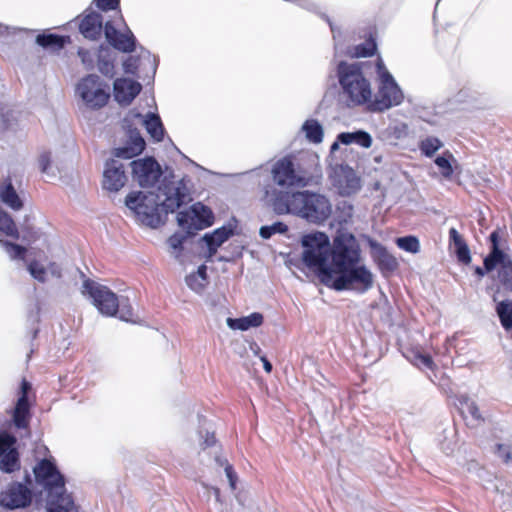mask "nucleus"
Wrapping results in <instances>:
<instances>
[{
    "instance_id": "obj_1",
    "label": "nucleus",
    "mask_w": 512,
    "mask_h": 512,
    "mask_svg": "<svg viewBox=\"0 0 512 512\" xmlns=\"http://www.w3.org/2000/svg\"><path fill=\"white\" fill-rule=\"evenodd\" d=\"M303 262L309 268L318 270L321 282L329 286L332 277L346 268L355 266L361 260V250L356 238L348 232H339L330 244L324 232L305 235Z\"/></svg>"
},
{
    "instance_id": "obj_2",
    "label": "nucleus",
    "mask_w": 512,
    "mask_h": 512,
    "mask_svg": "<svg viewBox=\"0 0 512 512\" xmlns=\"http://www.w3.org/2000/svg\"><path fill=\"white\" fill-rule=\"evenodd\" d=\"M188 201L190 197L185 187L169 181L158 186V194L131 192L125 203L142 224L157 228L165 223L169 213L175 212Z\"/></svg>"
},
{
    "instance_id": "obj_3",
    "label": "nucleus",
    "mask_w": 512,
    "mask_h": 512,
    "mask_svg": "<svg viewBox=\"0 0 512 512\" xmlns=\"http://www.w3.org/2000/svg\"><path fill=\"white\" fill-rule=\"evenodd\" d=\"M36 404V392L26 378H22L16 391L14 406L7 411L10 419L0 417V448L25 445L31 436L32 408Z\"/></svg>"
},
{
    "instance_id": "obj_4",
    "label": "nucleus",
    "mask_w": 512,
    "mask_h": 512,
    "mask_svg": "<svg viewBox=\"0 0 512 512\" xmlns=\"http://www.w3.org/2000/svg\"><path fill=\"white\" fill-rule=\"evenodd\" d=\"M272 205L277 214H294L317 224L325 222L332 212L328 198L309 191H280Z\"/></svg>"
},
{
    "instance_id": "obj_5",
    "label": "nucleus",
    "mask_w": 512,
    "mask_h": 512,
    "mask_svg": "<svg viewBox=\"0 0 512 512\" xmlns=\"http://www.w3.org/2000/svg\"><path fill=\"white\" fill-rule=\"evenodd\" d=\"M36 486L45 493L48 512H79L72 496L66 491V481L53 459H42L33 468Z\"/></svg>"
},
{
    "instance_id": "obj_6",
    "label": "nucleus",
    "mask_w": 512,
    "mask_h": 512,
    "mask_svg": "<svg viewBox=\"0 0 512 512\" xmlns=\"http://www.w3.org/2000/svg\"><path fill=\"white\" fill-rule=\"evenodd\" d=\"M363 66L362 62L340 61L336 69L343 93L354 106L367 104L372 97L371 85L363 74Z\"/></svg>"
},
{
    "instance_id": "obj_7",
    "label": "nucleus",
    "mask_w": 512,
    "mask_h": 512,
    "mask_svg": "<svg viewBox=\"0 0 512 512\" xmlns=\"http://www.w3.org/2000/svg\"><path fill=\"white\" fill-rule=\"evenodd\" d=\"M374 276L372 272L365 266L356 264L346 268L337 274V277H332L328 287L336 291L354 290L358 293H365L373 287Z\"/></svg>"
},
{
    "instance_id": "obj_8",
    "label": "nucleus",
    "mask_w": 512,
    "mask_h": 512,
    "mask_svg": "<svg viewBox=\"0 0 512 512\" xmlns=\"http://www.w3.org/2000/svg\"><path fill=\"white\" fill-rule=\"evenodd\" d=\"M75 91L85 105L94 110L104 107L110 99L109 85L95 74H88L81 78Z\"/></svg>"
},
{
    "instance_id": "obj_9",
    "label": "nucleus",
    "mask_w": 512,
    "mask_h": 512,
    "mask_svg": "<svg viewBox=\"0 0 512 512\" xmlns=\"http://www.w3.org/2000/svg\"><path fill=\"white\" fill-rule=\"evenodd\" d=\"M403 93L389 72L381 76V83L374 100H369L367 110L370 112H383L403 101Z\"/></svg>"
},
{
    "instance_id": "obj_10",
    "label": "nucleus",
    "mask_w": 512,
    "mask_h": 512,
    "mask_svg": "<svg viewBox=\"0 0 512 512\" xmlns=\"http://www.w3.org/2000/svg\"><path fill=\"white\" fill-rule=\"evenodd\" d=\"M83 288L102 315L107 317L117 316L119 299L111 289L90 279L84 281Z\"/></svg>"
},
{
    "instance_id": "obj_11",
    "label": "nucleus",
    "mask_w": 512,
    "mask_h": 512,
    "mask_svg": "<svg viewBox=\"0 0 512 512\" xmlns=\"http://www.w3.org/2000/svg\"><path fill=\"white\" fill-rule=\"evenodd\" d=\"M271 174L273 182L282 188L302 187L307 183L305 177L296 170L291 156L276 161Z\"/></svg>"
},
{
    "instance_id": "obj_12",
    "label": "nucleus",
    "mask_w": 512,
    "mask_h": 512,
    "mask_svg": "<svg viewBox=\"0 0 512 512\" xmlns=\"http://www.w3.org/2000/svg\"><path fill=\"white\" fill-rule=\"evenodd\" d=\"M32 502V491L25 484L13 482L0 493V505L8 509L25 508Z\"/></svg>"
},
{
    "instance_id": "obj_13",
    "label": "nucleus",
    "mask_w": 512,
    "mask_h": 512,
    "mask_svg": "<svg viewBox=\"0 0 512 512\" xmlns=\"http://www.w3.org/2000/svg\"><path fill=\"white\" fill-rule=\"evenodd\" d=\"M332 184L342 196H350L361 188L360 178L347 165H337L331 175Z\"/></svg>"
},
{
    "instance_id": "obj_14",
    "label": "nucleus",
    "mask_w": 512,
    "mask_h": 512,
    "mask_svg": "<svg viewBox=\"0 0 512 512\" xmlns=\"http://www.w3.org/2000/svg\"><path fill=\"white\" fill-rule=\"evenodd\" d=\"M104 35L107 42L120 52L132 53L136 49V38L128 27L120 32L112 21H107L104 25Z\"/></svg>"
},
{
    "instance_id": "obj_15",
    "label": "nucleus",
    "mask_w": 512,
    "mask_h": 512,
    "mask_svg": "<svg viewBox=\"0 0 512 512\" xmlns=\"http://www.w3.org/2000/svg\"><path fill=\"white\" fill-rule=\"evenodd\" d=\"M132 171L141 187L152 186L160 177V166L152 157L131 162Z\"/></svg>"
},
{
    "instance_id": "obj_16",
    "label": "nucleus",
    "mask_w": 512,
    "mask_h": 512,
    "mask_svg": "<svg viewBox=\"0 0 512 512\" xmlns=\"http://www.w3.org/2000/svg\"><path fill=\"white\" fill-rule=\"evenodd\" d=\"M104 25L102 15L98 12L90 11L81 16L78 28L84 38L96 41L101 38Z\"/></svg>"
},
{
    "instance_id": "obj_17",
    "label": "nucleus",
    "mask_w": 512,
    "mask_h": 512,
    "mask_svg": "<svg viewBox=\"0 0 512 512\" xmlns=\"http://www.w3.org/2000/svg\"><path fill=\"white\" fill-rule=\"evenodd\" d=\"M115 100L121 105H129L141 92L142 86L139 82L117 78L113 84Z\"/></svg>"
},
{
    "instance_id": "obj_18",
    "label": "nucleus",
    "mask_w": 512,
    "mask_h": 512,
    "mask_svg": "<svg viewBox=\"0 0 512 512\" xmlns=\"http://www.w3.org/2000/svg\"><path fill=\"white\" fill-rule=\"evenodd\" d=\"M124 167L116 160H110L106 163L103 174V188L109 191H119L126 182Z\"/></svg>"
},
{
    "instance_id": "obj_19",
    "label": "nucleus",
    "mask_w": 512,
    "mask_h": 512,
    "mask_svg": "<svg viewBox=\"0 0 512 512\" xmlns=\"http://www.w3.org/2000/svg\"><path fill=\"white\" fill-rule=\"evenodd\" d=\"M455 405L469 428H477L480 424V412L477 403L467 395H457Z\"/></svg>"
},
{
    "instance_id": "obj_20",
    "label": "nucleus",
    "mask_w": 512,
    "mask_h": 512,
    "mask_svg": "<svg viewBox=\"0 0 512 512\" xmlns=\"http://www.w3.org/2000/svg\"><path fill=\"white\" fill-rule=\"evenodd\" d=\"M489 239L491 242V252L486 256L483 263L487 271H492L497 266H500V268L505 266L511 258L507 253L500 249L499 230L492 232Z\"/></svg>"
},
{
    "instance_id": "obj_21",
    "label": "nucleus",
    "mask_w": 512,
    "mask_h": 512,
    "mask_svg": "<svg viewBox=\"0 0 512 512\" xmlns=\"http://www.w3.org/2000/svg\"><path fill=\"white\" fill-rule=\"evenodd\" d=\"M146 143L140 132L135 129L129 130V139L124 147L115 150V156L119 158L131 159L143 152Z\"/></svg>"
},
{
    "instance_id": "obj_22",
    "label": "nucleus",
    "mask_w": 512,
    "mask_h": 512,
    "mask_svg": "<svg viewBox=\"0 0 512 512\" xmlns=\"http://www.w3.org/2000/svg\"><path fill=\"white\" fill-rule=\"evenodd\" d=\"M373 259L378 269L384 276L391 274L397 270L399 266L397 259L391 253H389L385 247L381 245L376 248L373 254Z\"/></svg>"
},
{
    "instance_id": "obj_23",
    "label": "nucleus",
    "mask_w": 512,
    "mask_h": 512,
    "mask_svg": "<svg viewBox=\"0 0 512 512\" xmlns=\"http://www.w3.org/2000/svg\"><path fill=\"white\" fill-rule=\"evenodd\" d=\"M233 235V229L228 227H221L216 229L210 234H206L203 239L207 244L208 257L216 254L218 248Z\"/></svg>"
},
{
    "instance_id": "obj_24",
    "label": "nucleus",
    "mask_w": 512,
    "mask_h": 512,
    "mask_svg": "<svg viewBox=\"0 0 512 512\" xmlns=\"http://www.w3.org/2000/svg\"><path fill=\"white\" fill-rule=\"evenodd\" d=\"M449 246L450 248H454L459 262L463 264L470 263L471 256L469 248L456 228H450L449 230Z\"/></svg>"
},
{
    "instance_id": "obj_25",
    "label": "nucleus",
    "mask_w": 512,
    "mask_h": 512,
    "mask_svg": "<svg viewBox=\"0 0 512 512\" xmlns=\"http://www.w3.org/2000/svg\"><path fill=\"white\" fill-rule=\"evenodd\" d=\"M406 358L418 368H426L431 371L437 368L431 355L424 353L420 347L408 348Z\"/></svg>"
},
{
    "instance_id": "obj_26",
    "label": "nucleus",
    "mask_w": 512,
    "mask_h": 512,
    "mask_svg": "<svg viewBox=\"0 0 512 512\" xmlns=\"http://www.w3.org/2000/svg\"><path fill=\"white\" fill-rule=\"evenodd\" d=\"M263 315L258 312H254L246 317L241 318H228L227 324L231 329L245 331L252 327H259L263 323Z\"/></svg>"
},
{
    "instance_id": "obj_27",
    "label": "nucleus",
    "mask_w": 512,
    "mask_h": 512,
    "mask_svg": "<svg viewBox=\"0 0 512 512\" xmlns=\"http://www.w3.org/2000/svg\"><path fill=\"white\" fill-rule=\"evenodd\" d=\"M97 66L98 70L104 76L112 78L115 75V66L111 51L103 45L98 49Z\"/></svg>"
},
{
    "instance_id": "obj_28",
    "label": "nucleus",
    "mask_w": 512,
    "mask_h": 512,
    "mask_svg": "<svg viewBox=\"0 0 512 512\" xmlns=\"http://www.w3.org/2000/svg\"><path fill=\"white\" fill-rule=\"evenodd\" d=\"M19 450H0V469L5 473H13L20 469Z\"/></svg>"
},
{
    "instance_id": "obj_29",
    "label": "nucleus",
    "mask_w": 512,
    "mask_h": 512,
    "mask_svg": "<svg viewBox=\"0 0 512 512\" xmlns=\"http://www.w3.org/2000/svg\"><path fill=\"white\" fill-rule=\"evenodd\" d=\"M70 42L69 36H61L57 34H39L36 37V43L43 48H51L60 51Z\"/></svg>"
},
{
    "instance_id": "obj_30",
    "label": "nucleus",
    "mask_w": 512,
    "mask_h": 512,
    "mask_svg": "<svg viewBox=\"0 0 512 512\" xmlns=\"http://www.w3.org/2000/svg\"><path fill=\"white\" fill-rule=\"evenodd\" d=\"M376 51V40L370 35L363 43L351 47L348 50V55L352 58H366L373 56Z\"/></svg>"
},
{
    "instance_id": "obj_31",
    "label": "nucleus",
    "mask_w": 512,
    "mask_h": 512,
    "mask_svg": "<svg viewBox=\"0 0 512 512\" xmlns=\"http://www.w3.org/2000/svg\"><path fill=\"white\" fill-rule=\"evenodd\" d=\"M0 198L4 204L13 210H19L23 207V203L11 182L0 186Z\"/></svg>"
},
{
    "instance_id": "obj_32",
    "label": "nucleus",
    "mask_w": 512,
    "mask_h": 512,
    "mask_svg": "<svg viewBox=\"0 0 512 512\" xmlns=\"http://www.w3.org/2000/svg\"><path fill=\"white\" fill-rule=\"evenodd\" d=\"M306 138L312 143H320L323 140V128L315 119L306 120L303 124Z\"/></svg>"
},
{
    "instance_id": "obj_33",
    "label": "nucleus",
    "mask_w": 512,
    "mask_h": 512,
    "mask_svg": "<svg viewBox=\"0 0 512 512\" xmlns=\"http://www.w3.org/2000/svg\"><path fill=\"white\" fill-rule=\"evenodd\" d=\"M147 132L156 141H161L164 136V128L158 115L150 114L144 121Z\"/></svg>"
},
{
    "instance_id": "obj_34",
    "label": "nucleus",
    "mask_w": 512,
    "mask_h": 512,
    "mask_svg": "<svg viewBox=\"0 0 512 512\" xmlns=\"http://www.w3.org/2000/svg\"><path fill=\"white\" fill-rule=\"evenodd\" d=\"M192 212L200 222L202 228L209 227L213 224L214 214L209 207L201 203H197L192 206Z\"/></svg>"
},
{
    "instance_id": "obj_35",
    "label": "nucleus",
    "mask_w": 512,
    "mask_h": 512,
    "mask_svg": "<svg viewBox=\"0 0 512 512\" xmlns=\"http://www.w3.org/2000/svg\"><path fill=\"white\" fill-rule=\"evenodd\" d=\"M0 231L13 239H19V232L11 216L0 208Z\"/></svg>"
},
{
    "instance_id": "obj_36",
    "label": "nucleus",
    "mask_w": 512,
    "mask_h": 512,
    "mask_svg": "<svg viewBox=\"0 0 512 512\" xmlns=\"http://www.w3.org/2000/svg\"><path fill=\"white\" fill-rule=\"evenodd\" d=\"M502 326L506 331L512 330V301H503L497 305Z\"/></svg>"
},
{
    "instance_id": "obj_37",
    "label": "nucleus",
    "mask_w": 512,
    "mask_h": 512,
    "mask_svg": "<svg viewBox=\"0 0 512 512\" xmlns=\"http://www.w3.org/2000/svg\"><path fill=\"white\" fill-rule=\"evenodd\" d=\"M396 245L409 253L416 254L420 251V242L416 236H404L396 239Z\"/></svg>"
},
{
    "instance_id": "obj_38",
    "label": "nucleus",
    "mask_w": 512,
    "mask_h": 512,
    "mask_svg": "<svg viewBox=\"0 0 512 512\" xmlns=\"http://www.w3.org/2000/svg\"><path fill=\"white\" fill-rule=\"evenodd\" d=\"M215 460L219 466L224 468L225 474L229 481V486L232 491H235L237 489L238 476L233 468V465L230 464L227 459L221 457H216Z\"/></svg>"
},
{
    "instance_id": "obj_39",
    "label": "nucleus",
    "mask_w": 512,
    "mask_h": 512,
    "mask_svg": "<svg viewBox=\"0 0 512 512\" xmlns=\"http://www.w3.org/2000/svg\"><path fill=\"white\" fill-rule=\"evenodd\" d=\"M441 146V141L436 137H427L419 144L421 152L427 157H432Z\"/></svg>"
},
{
    "instance_id": "obj_40",
    "label": "nucleus",
    "mask_w": 512,
    "mask_h": 512,
    "mask_svg": "<svg viewBox=\"0 0 512 512\" xmlns=\"http://www.w3.org/2000/svg\"><path fill=\"white\" fill-rule=\"evenodd\" d=\"M288 231V227L283 222H275L272 225L262 226L259 230V234L263 239H269L274 234H283Z\"/></svg>"
},
{
    "instance_id": "obj_41",
    "label": "nucleus",
    "mask_w": 512,
    "mask_h": 512,
    "mask_svg": "<svg viewBox=\"0 0 512 512\" xmlns=\"http://www.w3.org/2000/svg\"><path fill=\"white\" fill-rule=\"evenodd\" d=\"M0 244L5 248L7 253L10 255L12 259H24L27 249L24 246L19 244L7 241L0 240Z\"/></svg>"
},
{
    "instance_id": "obj_42",
    "label": "nucleus",
    "mask_w": 512,
    "mask_h": 512,
    "mask_svg": "<svg viewBox=\"0 0 512 512\" xmlns=\"http://www.w3.org/2000/svg\"><path fill=\"white\" fill-rule=\"evenodd\" d=\"M468 345L469 340L463 334H456L449 340V346L454 348L458 355L467 354L466 348Z\"/></svg>"
},
{
    "instance_id": "obj_43",
    "label": "nucleus",
    "mask_w": 512,
    "mask_h": 512,
    "mask_svg": "<svg viewBox=\"0 0 512 512\" xmlns=\"http://www.w3.org/2000/svg\"><path fill=\"white\" fill-rule=\"evenodd\" d=\"M447 154L448 157L443 155L438 156L435 159V164L439 167L441 174L446 178L451 177V175L453 174V168L450 163V158H452V155L450 153Z\"/></svg>"
},
{
    "instance_id": "obj_44",
    "label": "nucleus",
    "mask_w": 512,
    "mask_h": 512,
    "mask_svg": "<svg viewBox=\"0 0 512 512\" xmlns=\"http://www.w3.org/2000/svg\"><path fill=\"white\" fill-rule=\"evenodd\" d=\"M28 271L30 272L32 277L38 280L39 282L43 283L46 281V269L38 261L32 260L28 264Z\"/></svg>"
},
{
    "instance_id": "obj_45",
    "label": "nucleus",
    "mask_w": 512,
    "mask_h": 512,
    "mask_svg": "<svg viewBox=\"0 0 512 512\" xmlns=\"http://www.w3.org/2000/svg\"><path fill=\"white\" fill-rule=\"evenodd\" d=\"M200 435V444L205 446V448L213 447L217 444V438L215 436V432L209 430L208 428H201L199 430Z\"/></svg>"
},
{
    "instance_id": "obj_46",
    "label": "nucleus",
    "mask_w": 512,
    "mask_h": 512,
    "mask_svg": "<svg viewBox=\"0 0 512 512\" xmlns=\"http://www.w3.org/2000/svg\"><path fill=\"white\" fill-rule=\"evenodd\" d=\"M77 54L87 70H92L94 68V54L90 50L86 48H79Z\"/></svg>"
},
{
    "instance_id": "obj_47",
    "label": "nucleus",
    "mask_w": 512,
    "mask_h": 512,
    "mask_svg": "<svg viewBox=\"0 0 512 512\" xmlns=\"http://www.w3.org/2000/svg\"><path fill=\"white\" fill-rule=\"evenodd\" d=\"M52 164V156L50 151H43L38 157L39 169L42 173L49 174V169Z\"/></svg>"
},
{
    "instance_id": "obj_48",
    "label": "nucleus",
    "mask_w": 512,
    "mask_h": 512,
    "mask_svg": "<svg viewBox=\"0 0 512 512\" xmlns=\"http://www.w3.org/2000/svg\"><path fill=\"white\" fill-rule=\"evenodd\" d=\"M499 278L506 287L512 285V260L500 268Z\"/></svg>"
},
{
    "instance_id": "obj_49",
    "label": "nucleus",
    "mask_w": 512,
    "mask_h": 512,
    "mask_svg": "<svg viewBox=\"0 0 512 512\" xmlns=\"http://www.w3.org/2000/svg\"><path fill=\"white\" fill-rule=\"evenodd\" d=\"M117 314H119L118 317L122 321L135 322L134 321V311L130 304H127V305L123 304L121 307L119 306V310H118Z\"/></svg>"
},
{
    "instance_id": "obj_50",
    "label": "nucleus",
    "mask_w": 512,
    "mask_h": 512,
    "mask_svg": "<svg viewBox=\"0 0 512 512\" xmlns=\"http://www.w3.org/2000/svg\"><path fill=\"white\" fill-rule=\"evenodd\" d=\"M94 3L102 11L116 10L120 6V0H94Z\"/></svg>"
},
{
    "instance_id": "obj_51",
    "label": "nucleus",
    "mask_w": 512,
    "mask_h": 512,
    "mask_svg": "<svg viewBox=\"0 0 512 512\" xmlns=\"http://www.w3.org/2000/svg\"><path fill=\"white\" fill-rule=\"evenodd\" d=\"M39 238L37 231L34 228L24 225L22 227V240L27 244L35 242Z\"/></svg>"
},
{
    "instance_id": "obj_52",
    "label": "nucleus",
    "mask_w": 512,
    "mask_h": 512,
    "mask_svg": "<svg viewBox=\"0 0 512 512\" xmlns=\"http://www.w3.org/2000/svg\"><path fill=\"white\" fill-rule=\"evenodd\" d=\"M354 143L364 148H369L372 145L371 136L365 131H357Z\"/></svg>"
},
{
    "instance_id": "obj_53",
    "label": "nucleus",
    "mask_w": 512,
    "mask_h": 512,
    "mask_svg": "<svg viewBox=\"0 0 512 512\" xmlns=\"http://www.w3.org/2000/svg\"><path fill=\"white\" fill-rule=\"evenodd\" d=\"M197 278L196 274H190L186 277L187 285L194 291H200L205 286L203 282L198 283Z\"/></svg>"
},
{
    "instance_id": "obj_54",
    "label": "nucleus",
    "mask_w": 512,
    "mask_h": 512,
    "mask_svg": "<svg viewBox=\"0 0 512 512\" xmlns=\"http://www.w3.org/2000/svg\"><path fill=\"white\" fill-rule=\"evenodd\" d=\"M356 138V132L353 133H341L338 135V140L345 145L354 143Z\"/></svg>"
},
{
    "instance_id": "obj_55",
    "label": "nucleus",
    "mask_w": 512,
    "mask_h": 512,
    "mask_svg": "<svg viewBox=\"0 0 512 512\" xmlns=\"http://www.w3.org/2000/svg\"><path fill=\"white\" fill-rule=\"evenodd\" d=\"M190 219H191V216H190L189 212L182 211V212H179L177 215L178 224L183 228L188 226Z\"/></svg>"
},
{
    "instance_id": "obj_56",
    "label": "nucleus",
    "mask_w": 512,
    "mask_h": 512,
    "mask_svg": "<svg viewBox=\"0 0 512 512\" xmlns=\"http://www.w3.org/2000/svg\"><path fill=\"white\" fill-rule=\"evenodd\" d=\"M498 457L506 464H512V450H496Z\"/></svg>"
},
{
    "instance_id": "obj_57",
    "label": "nucleus",
    "mask_w": 512,
    "mask_h": 512,
    "mask_svg": "<svg viewBox=\"0 0 512 512\" xmlns=\"http://www.w3.org/2000/svg\"><path fill=\"white\" fill-rule=\"evenodd\" d=\"M183 238L178 235H173L169 238V244L173 249H178L182 247Z\"/></svg>"
},
{
    "instance_id": "obj_58",
    "label": "nucleus",
    "mask_w": 512,
    "mask_h": 512,
    "mask_svg": "<svg viewBox=\"0 0 512 512\" xmlns=\"http://www.w3.org/2000/svg\"><path fill=\"white\" fill-rule=\"evenodd\" d=\"M195 274L197 277H200L202 282L205 284L207 280V267L205 265L199 266Z\"/></svg>"
},
{
    "instance_id": "obj_59",
    "label": "nucleus",
    "mask_w": 512,
    "mask_h": 512,
    "mask_svg": "<svg viewBox=\"0 0 512 512\" xmlns=\"http://www.w3.org/2000/svg\"><path fill=\"white\" fill-rule=\"evenodd\" d=\"M260 360L262 361L263 363V368L264 370L267 372V373H271L272 371V364L270 363V361L267 359V357L265 355H262L260 356Z\"/></svg>"
},
{
    "instance_id": "obj_60",
    "label": "nucleus",
    "mask_w": 512,
    "mask_h": 512,
    "mask_svg": "<svg viewBox=\"0 0 512 512\" xmlns=\"http://www.w3.org/2000/svg\"><path fill=\"white\" fill-rule=\"evenodd\" d=\"M25 482H26V483H29V484L31 483V477H30V475H29V474H27V475H26V477H25Z\"/></svg>"
},
{
    "instance_id": "obj_61",
    "label": "nucleus",
    "mask_w": 512,
    "mask_h": 512,
    "mask_svg": "<svg viewBox=\"0 0 512 512\" xmlns=\"http://www.w3.org/2000/svg\"><path fill=\"white\" fill-rule=\"evenodd\" d=\"M124 67H125V70H126V71H130V69H129V65H128V63H127V62H125V63H124Z\"/></svg>"
},
{
    "instance_id": "obj_62",
    "label": "nucleus",
    "mask_w": 512,
    "mask_h": 512,
    "mask_svg": "<svg viewBox=\"0 0 512 512\" xmlns=\"http://www.w3.org/2000/svg\"><path fill=\"white\" fill-rule=\"evenodd\" d=\"M475 273L480 275V267H479V266H477V267L475 268Z\"/></svg>"
},
{
    "instance_id": "obj_63",
    "label": "nucleus",
    "mask_w": 512,
    "mask_h": 512,
    "mask_svg": "<svg viewBox=\"0 0 512 512\" xmlns=\"http://www.w3.org/2000/svg\"><path fill=\"white\" fill-rule=\"evenodd\" d=\"M496 448L501 449V448H503V445L502 444H497Z\"/></svg>"
},
{
    "instance_id": "obj_64",
    "label": "nucleus",
    "mask_w": 512,
    "mask_h": 512,
    "mask_svg": "<svg viewBox=\"0 0 512 512\" xmlns=\"http://www.w3.org/2000/svg\"><path fill=\"white\" fill-rule=\"evenodd\" d=\"M507 288L512 291V284L510 286H508Z\"/></svg>"
}]
</instances>
